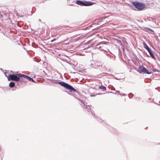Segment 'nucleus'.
Returning <instances> with one entry per match:
<instances>
[{
	"label": "nucleus",
	"instance_id": "9b49d317",
	"mask_svg": "<svg viewBox=\"0 0 160 160\" xmlns=\"http://www.w3.org/2000/svg\"><path fill=\"white\" fill-rule=\"evenodd\" d=\"M15 85V83L13 82H11L9 84V86L11 88H12L14 87Z\"/></svg>",
	"mask_w": 160,
	"mask_h": 160
},
{
	"label": "nucleus",
	"instance_id": "1a4fd4ad",
	"mask_svg": "<svg viewBox=\"0 0 160 160\" xmlns=\"http://www.w3.org/2000/svg\"><path fill=\"white\" fill-rule=\"evenodd\" d=\"M99 88L102 90V91H105L106 89V88L102 85L100 86L99 87Z\"/></svg>",
	"mask_w": 160,
	"mask_h": 160
},
{
	"label": "nucleus",
	"instance_id": "f8f14e48",
	"mask_svg": "<svg viewBox=\"0 0 160 160\" xmlns=\"http://www.w3.org/2000/svg\"><path fill=\"white\" fill-rule=\"evenodd\" d=\"M56 40H57V39H56V38H54V39H52V40L51 41V42H54V41H55Z\"/></svg>",
	"mask_w": 160,
	"mask_h": 160
},
{
	"label": "nucleus",
	"instance_id": "f257e3e1",
	"mask_svg": "<svg viewBox=\"0 0 160 160\" xmlns=\"http://www.w3.org/2000/svg\"><path fill=\"white\" fill-rule=\"evenodd\" d=\"M20 77H23L24 78H28V79H31L28 77V76L20 73L16 74H9L8 77V80H12L18 82L20 80Z\"/></svg>",
	"mask_w": 160,
	"mask_h": 160
},
{
	"label": "nucleus",
	"instance_id": "9d476101",
	"mask_svg": "<svg viewBox=\"0 0 160 160\" xmlns=\"http://www.w3.org/2000/svg\"><path fill=\"white\" fill-rule=\"evenodd\" d=\"M143 44L144 46V48H145L147 51L150 49L148 45L145 43V42L143 43Z\"/></svg>",
	"mask_w": 160,
	"mask_h": 160
},
{
	"label": "nucleus",
	"instance_id": "423d86ee",
	"mask_svg": "<svg viewBox=\"0 0 160 160\" xmlns=\"http://www.w3.org/2000/svg\"><path fill=\"white\" fill-rule=\"evenodd\" d=\"M28 77L29 78H30V79H28V78H24L23 77H20V80L19 81H20L21 82H26L27 81V80H28L29 81H31L33 82H34V81L33 80L32 78H31L29 76H28Z\"/></svg>",
	"mask_w": 160,
	"mask_h": 160
},
{
	"label": "nucleus",
	"instance_id": "7ed1b4c3",
	"mask_svg": "<svg viewBox=\"0 0 160 160\" xmlns=\"http://www.w3.org/2000/svg\"><path fill=\"white\" fill-rule=\"evenodd\" d=\"M58 83L68 90H71L74 92L76 91L74 88L67 83L62 82H59Z\"/></svg>",
	"mask_w": 160,
	"mask_h": 160
},
{
	"label": "nucleus",
	"instance_id": "0eeeda50",
	"mask_svg": "<svg viewBox=\"0 0 160 160\" xmlns=\"http://www.w3.org/2000/svg\"><path fill=\"white\" fill-rule=\"evenodd\" d=\"M84 108L86 112H91L92 114V112L91 111L90 106L89 105H86L84 106Z\"/></svg>",
	"mask_w": 160,
	"mask_h": 160
},
{
	"label": "nucleus",
	"instance_id": "f03ea898",
	"mask_svg": "<svg viewBox=\"0 0 160 160\" xmlns=\"http://www.w3.org/2000/svg\"><path fill=\"white\" fill-rule=\"evenodd\" d=\"M76 3L81 6H89L95 4V3L90 1H82L78 0L76 1Z\"/></svg>",
	"mask_w": 160,
	"mask_h": 160
},
{
	"label": "nucleus",
	"instance_id": "20e7f679",
	"mask_svg": "<svg viewBox=\"0 0 160 160\" xmlns=\"http://www.w3.org/2000/svg\"><path fill=\"white\" fill-rule=\"evenodd\" d=\"M132 3L136 8L139 10H142L145 7V4L141 2H133Z\"/></svg>",
	"mask_w": 160,
	"mask_h": 160
},
{
	"label": "nucleus",
	"instance_id": "6e6552de",
	"mask_svg": "<svg viewBox=\"0 0 160 160\" xmlns=\"http://www.w3.org/2000/svg\"><path fill=\"white\" fill-rule=\"evenodd\" d=\"M148 51L149 52V54H150V55H151V56L152 57V58L154 59L155 58V57L154 56L153 54V53L152 52L151 49H150L149 50H148Z\"/></svg>",
	"mask_w": 160,
	"mask_h": 160
},
{
	"label": "nucleus",
	"instance_id": "39448f33",
	"mask_svg": "<svg viewBox=\"0 0 160 160\" xmlns=\"http://www.w3.org/2000/svg\"><path fill=\"white\" fill-rule=\"evenodd\" d=\"M137 71L139 73H143L148 74H150L151 73V72H148L147 69L143 66H139Z\"/></svg>",
	"mask_w": 160,
	"mask_h": 160
},
{
	"label": "nucleus",
	"instance_id": "ddd939ff",
	"mask_svg": "<svg viewBox=\"0 0 160 160\" xmlns=\"http://www.w3.org/2000/svg\"><path fill=\"white\" fill-rule=\"evenodd\" d=\"M95 95H91V97H94V96H95Z\"/></svg>",
	"mask_w": 160,
	"mask_h": 160
}]
</instances>
